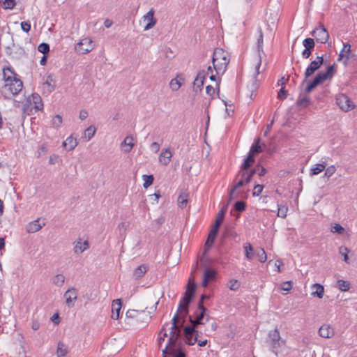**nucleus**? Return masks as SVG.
Returning <instances> with one entry per match:
<instances>
[{
  "label": "nucleus",
  "mask_w": 357,
  "mask_h": 357,
  "mask_svg": "<svg viewBox=\"0 0 357 357\" xmlns=\"http://www.w3.org/2000/svg\"><path fill=\"white\" fill-rule=\"evenodd\" d=\"M195 284H191V279L189 282L184 296L181 300L176 314L172 318L171 331L168 342L162 349L163 357H185V354L180 348V343L178 342L181 335V328L185 323V318L188 314V306L194 296Z\"/></svg>",
  "instance_id": "obj_1"
},
{
  "label": "nucleus",
  "mask_w": 357,
  "mask_h": 357,
  "mask_svg": "<svg viewBox=\"0 0 357 357\" xmlns=\"http://www.w3.org/2000/svg\"><path fill=\"white\" fill-rule=\"evenodd\" d=\"M3 80L4 84L1 92L6 98H10L17 95L23 88L22 81L17 74L9 67L3 69Z\"/></svg>",
  "instance_id": "obj_2"
},
{
  "label": "nucleus",
  "mask_w": 357,
  "mask_h": 357,
  "mask_svg": "<svg viewBox=\"0 0 357 357\" xmlns=\"http://www.w3.org/2000/svg\"><path fill=\"white\" fill-rule=\"evenodd\" d=\"M229 54L222 48H216L213 54L212 63L217 75H222L229 63Z\"/></svg>",
  "instance_id": "obj_3"
},
{
  "label": "nucleus",
  "mask_w": 357,
  "mask_h": 357,
  "mask_svg": "<svg viewBox=\"0 0 357 357\" xmlns=\"http://www.w3.org/2000/svg\"><path fill=\"white\" fill-rule=\"evenodd\" d=\"M151 319L149 313L144 310H128L126 313L125 323L130 326H142L147 324Z\"/></svg>",
  "instance_id": "obj_4"
},
{
  "label": "nucleus",
  "mask_w": 357,
  "mask_h": 357,
  "mask_svg": "<svg viewBox=\"0 0 357 357\" xmlns=\"http://www.w3.org/2000/svg\"><path fill=\"white\" fill-rule=\"evenodd\" d=\"M334 70V66H330L328 67L326 72H319L315 76L313 81L307 86L305 91L307 93H310L319 84L323 83L326 80L331 79L333 76Z\"/></svg>",
  "instance_id": "obj_5"
},
{
  "label": "nucleus",
  "mask_w": 357,
  "mask_h": 357,
  "mask_svg": "<svg viewBox=\"0 0 357 357\" xmlns=\"http://www.w3.org/2000/svg\"><path fill=\"white\" fill-rule=\"evenodd\" d=\"M256 172L257 169H243L242 167H241L233 181V184H234L235 182H241L242 187L248 184Z\"/></svg>",
  "instance_id": "obj_6"
},
{
  "label": "nucleus",
  "mask_w": 357,
  "mask_h": 357,
  "mask_svg": "<svg viewBox=\"0 0 357 357\" xmlns=\"http://www.w3.org/2000/svg\"><path fill=\"white\" fill-rule=\"evenodd\" d=\"M336 103L344 112H347L355 108L353 101L345 94H340L336 98Z\"/></svg>",
  "instance_id": "obj_7"
},
{
  "label": "nucleus",
  "mask_w": 357,
  "mask_h": 357,
  "mask_svg": "<svg viewBox=\"0 0 357 357\" xmlns=\"http://www.w3.org/2000/svg\"><path fill=\"white\" fill-rule=\"evenodd\" d=\"M311 35L316 39L317 42L326 43L329 39V33L323 24H319L314 29Z\"/></svg>",
  "instance_id": "obj_8"
},
{
  "label": "nucleus",
  "mask_w": 357,
  "mask_h": 357,
  "mask_svg": "<svg viewBox=\"0 0 357 357\" xmlns=\"http://www.w3.org/2000/svg\"><path fill=\"white\" fill-rule=\"evenodd\" d=\"M241 188H242L241 182H235V183L233 184V186L229 192L228 202H230L233 199H236L239 198L244 199L247 197L245 190L241 189Z\"/></svg>",
  "instance_id": "obj_9"
},
{
  "label": "nucleus",
  "mask_w": 357,
  "mask_h": 357,
  "mask_svg": "<svg viewBox=\"0 0 357 357\" xmlns=\"http://www.w3.org/2000/svg\"><path fill=\"white\" fill-rule=\"evenodd\" d=\"M6 54L12 59L18 60L24 56V50L20 45L13 43L6 47Z\"/></svg>",
  "instance_id": "obj_10"
},
{
  "label": "nucleus",
  "mask_w": 357,
  "mask_h": 357,
  "mask_svg": "<svg viewBox=\"0 0 357 357\" xmlns=\"http://www.w3.org/2000/svg\"><path fill=\"white\" fill-rule=\"evenodd\" d=\"M268 337L270 340L269 344L272 347L273 351L277 354L278 348L284 344V342L281 340L278 330L275 328L271 331L268 333Z\"/></svg>",
  "instance_id": "obj_11"
},
{
  "label": "nucleus",
  "mask_w": 357,
  "mask_h": 357,
  "mask_svg": "<svg viewBox=\"0 0 357 357\" xmlns=\"http://www.w3.org/2000/svg\"><path fill=\"white\" fill-rule=\"evenodd\" d=\"M205 311L206 308L204 307L203 304H202V301H199L198 304V309L195 312L194 318H192V316L189 317L190 321L192 324L191 327H195V328H196L197 325L204 324L202 320L204 317Z\"/></svg>",
  "instance_id": "obj_12"
},
{
  "label": "nucleus",
  "mask_w": 357,
  "mask_h": 357,
  "mask_svg": "<svg viewBox=\"0 0 357 357\" xmlns=\"http://www.w3.org/2000/svg\"><path fill=\"white\" fill-rule=\"evenodd\" d=\"M94 48L93 40L90 38L82 39L75 46V50L79 54H86Z\"/></svg>",
  "instance_id": "obj_13"
},
{
  "label": "nucleus",
  "mask_w": 357,
  "mask_h": 357,
  "mask_svg": "<svg viewBox=\"0 0 357 357\" xmlns=\"http://www.w3.org/2000/svg\"><path fill=\"white\" fill-rule=\"evenodd\" d=\"M322 56H319L315 60L310 62L305 72V80L311 77L323 64Z\"/></svg>",
  "instance_id": "obj_14"
},
{
  "label": "nucleus",
  "mask_w": 357,
  "mask_h": 357,
  "mask_svg": "<svg viewBox=\"0 0 357 357\" xmlns=\"http://www.w3.org/2000/svg\"><path fill=\"white\" fill-rule=\"evenodd\" d=\"M185 343L189 345H194L197 342L198 331L195 327L186 326L184 328Z\"/></svg>",
  "instance_id": "obj_15"
},
{
  "label": "nucleus",
  "mask_w": 357,
  "mask_h": 357,
  "mask_svg": "<svg viewBox=\"0 0 357 357\" xmlns=\"http://www.w3.org/2000/svg\"><path fill=\"white\" fill-rule=\"evenodd\" d=\"M63 296L67 306L73 307L75 305V302L77 299L78 291L75 287H70L64 293Z\"/></svg>",
  "instance_id": "obj_16"
},
{
  "label": "nucleus",
  "mask_w": 357,
  "mask_h": 357,
  "mask_svg": "<svg viewBox=\"0 0 357 357\" xmlns=\"http://www.w3.org/2000/svg\"><path fill=\"white\" fill-rule=\"evenodd\" d=\"M142 19L144 22H146V24L144 27V31H148L152 29L157 22V20L154 17V10L151 8L150 10L146 13Z\"/></svg>",
  "instance_id": "obj_17"
},
{
  "label": "nucleus",
  "mask_w": 357,
  "mask_h": 357,
  "mask_svg": "<svg viewBox=\"0 0 357 357\" xmlns=\"http://www.w3.org/2000/svg\"><path fill=\"white\" fill-rule=\"evenodd\" d=\"M89 248V243L87 240L82 241L81 238H78L73 243V251L75 255H80Z\"/></svg>",
  "instance_id": "obj_18"
},
{
  "label": "nucleus",
  "mask_w": 357,
  "mask_h": 357,
  "mask_svg": "<svg viewBox=\"0 0 357 357\" xmlns=\"http://www.w3.org/2000/svg\"><path fill=\"white\" fill-rule=\"evenodd\" d=\"M45 225V222H40V218H38L35 220H33L29 222L26 227L25 229L27 233H36L40 231L44 226Z\"/></svg>",
  "instance_id": "obj_19"
},
{
  "label": "nucleus",
  "mask_w": 357,
  "mask_h": 357,
  "mask_svg": "<svg viewBox=\"0 0 357 357\" xmlns=\"http://www.w3.org/2000/svg\"><path fill=\"white\" fill-rule=\"evenodd\" d=\"M217 272L211 268H206L203 274L202 286L206 287L208 283L215 280Z\"/></svg>",
  "instance_id": "obj_20"
},
{
  "label": "nucleus",
  "mask_w": 357,
  "mask_h": 357,
  "mask_svg": "<svg viewBox=\"0 0 357 357\" xmlns=\"http://www.w3.org/2000/svg\"><path fill=\"white\" fill-rule=\"evenodd\" d=\"M205 77L206 72L204 70H202L198 73L193 82V89L196 92L202 90Z\"/></svg>",
  "instance_id": "obj_21"
},
{
  "label": "nucleus",
  "mask_w": 357,
  "mask_h": 357,
  "mask_svg": "<svg viewBox=\"0 0 357 357\" xmlns=\"http://www.w3.org/2000/svg\"><path fill=\"white\" fill-rule=\"evenodd\" d=\"M259 36L257 39L259 56H258L256 63H255V75H257L259 74V68L261 67V58H260V51H262L263 33L261 29H259Z\"/></svg>",
  "instance_id": "obj_22"
},
{
  "label": "nucleus",
  "mask_w": 357,
  "mask_h": 357,
  "mask_svg": "<svg viewBox=\"0 0 357 357\" xmlns=\"http://www.w3.org/2000/svg\"><path fill=\"white\" fill-rule=\"evenodd\" d=\"M172 153L170 149H164L158 157V161L160 164L167 166L171 162Z\"/></svg>",
  "instance_id": "obj_23"
},
{
  "label": "nucleus",
  "mask_w": 357,
  "mask_h": 357,
  "mask_svg": "<svg viewBox=\"0 0 357 357\" xmlns=\"http://www.w3.org/2000/svg\"><path fill=\"white\" fill-rule=\"evenodd\" d=\"M56 86V82L54 79L53 77L51 75H49L46 79L45 82L43 83V90L44 92L49 94L52 93Z\"/></svg>",
  "instance_id": "obj_24"
},
{
  "label": "nucleus",
  "mask_w": 357,
  "mask_h": 357,
  "mask_svg": "<svg viewBox=\"0 0 357 357\" xmlns=\"http://www.w3.org/2000/svg\"><path fill=\"white\" fill-rule=\"evenodd\" d=\"M135 146V140L132 136L129 135L126 137L124 140L121 144V147L124 153H129Z\"/></svg>",
  "instance_id": "obj_25"
},
{
  "label": "nucleus",
  "mask_w": 357,
  "mask_h": 357,
  "mask_svg": "<svg viewBox=\"0 0 357 357\" xmlns=\"http://www.w3.org/2000/svg\"><path fill=\"white\" fill-rule=\"evenodd\" d=\"M334 329L330 325L324 324L319 329V334L321 337L331 338L334 335Z\"/></svg>",
  "instance_id": "obj_26"
},
{
  "label": "nucleus",
  "mask_w": 357,
  "mask_h": 357,
  "mask_svg": "<svg viewBox=\"0 0 357 357\" xmlns=\"http://www.w3.org/2000/svg\"><path fill=\"white\" fill-rule=\"evenodd\" d=\"M122 307L121 299H116L113 301L112 304V314L111 318L113 319H118L119 317V313Z\"/></svg>",
  "instance_id": "obj_27"
},
{
  "label": "nucleus",
  "mask_w": 357,
  "mask_h": 357,
  "mask_svg": "<svg viewBox=\"0 0 357 357\" xmlns=\"http://www.w3.org/2000/svg\"><path fill=\"white\" fill-rule=\"evenodd\" d=\"M184 78L181 75H177L175 78L171 79L169 87L172 91H177L184 84Z\"/></svg>",
  "instance_id": "obj_28"
},
{
  "label": "nucleus",
  "mask_w": 357,
  "mask_h": 357,
  "mask_svg": "<svg viewBox=\"0 0 357 357\" xmlns=\"http://www.w3.org/2000/svg\"><path fill=\"white\" fill-rule=\"evenodd\" d=\"M29 101L31 105H33L34 108L38 110L42 109L43 107L42 99L38 94L33 93L29 98Z\"/></svg>",
  "instance_id": "obj_29"
},
{
  "label": "nucleus",
  "mask_w": 357,
  "mask_h": 357,
  "mask_svg": "<svg viewBox=\"0 0 357 357\" xmlns=\"http://www.w3.org/2000/svg\"><path fill=\"white\" fill-rule=\"evenodd\" d=\"M78 144L76 138H74L72 135L69 136L63 142V146L68 151H73Z\"/></svg>",
  "instance_id": "obj_30"
},
{
  "label": "nucleus",
  "mask_w": 357,
  "mask_h": 357,
  "mask_svg": "<svg viewBox=\"0 0 357 357\" xmlns=\"http://www.w3.org/2000/svg\"><path fill=\"white\" fill-rule=\"evenodd\" d=\"M312 289H314L315 291L311 293V295L314 297H318L319 298H322L324 294V287L319 284L315 283L312 285Z\"/></svg>",
  "instance_id": "obj_31"
},
{
  "label": "nucleus",
  "mask_w": 357,
  "mask_h": 357,
  "mask_svg": "<svg viewBox=\"0 0 357 357\" xmlns=\"http://www.w3.org/2000/svg\"><path fill=\"white\" fill-rule=\"evenodd\" d=\"M68 353V347L63 342H59L57 345L56 349V356L57 357H64Z\"/></svg>",
  "instance_id": "obj_32"
},
{
  "label": "nucleus",
  "mask_w": 357,
  "mask_h": 357,
  "mask_svg": "<svg viewBox=\"0 0 357 357\" xmlns=\"http://www.w3.org/2000/svg\"><path fill=\"white\" fill-rule=\"evenodd\" d=\"M254 162L255 155L249 152L248 156L244 159V161L241 167H242L243 169H250V167L254 164Z\"/></svg>",
  "instance_id": "obj_33"
},
{
  "label": "nucleus",
  "mask_w": 357,
  "mask_h": 357,
  "mask_svg": "<svg viewBox=\"0 0 357 357\" xmlns=\"http://www.w3.org/2000/svg\"><path fill=\"white\" fill-rule=\"evenodd\" d=\"M188 200V193L186 192H181L178 197L177 202L180 208H183L187 206Z\"/></svg>",
  "instance_id": "obj_34"
},
{
  "label": "nucleus",
  "mask_w": 357,
  "mask_h": 357,
  "mask_svg": "<svg viewBox=\"0 0 357 357\" xmlns=\"http://www.w3.org/2000/svg\"><path fill=\"white\" fill-rule=\"evenodd\" d=\"M326 169L325 164H316L310 169V176H315L322 172Z\"/></svg>",
  "instance_id": "obj_35"
},
{
  "label": "nucleus",
  "mask_w": 357,
  "mask_h": 357,
  "mask_svg": "<svg viewBox=\"0 0 357 357\" xmlns=\"http://www.w3.org/2000/svg\"><path fill=\"white\" fill-rule=\"evenodd\" d=\"M96 132V128L94 126H90L84 132V137L86 139V141H89L94 135Z\"/></svg>",
  "instance_id": "obj_36"
},
{
  "label": "nucleus",
  "mask_w": 357,
  "mask_h": 357,
  "mask_svg": "<svg viewBox=\"0 0 357 357\" xmlns=\"http://www.w3.org/2000/svg\"><path fill=\"white\" fill-rule=\"evenodd\" d=\"M146 271H147V267L145 265L142 264V265L139 266L137 268L135 269V271L133 272V275L136 278H140L145 274V273Z\"/></svg>",
  "instance_id": "obj_37"
},
{
  "label": "nucleus",
  "mask_w": 357,
  "mask_h": 357,
  "mask_svg": "<svg viewBox=\"0 0 357 357\" xmlns=\"http://www.w3.org/2000/svg\"><path fill=\"white\" fill-rule=\"evenodd\" d=\"M226 211H227V206L222 208L218 213L217 215V217H216V220H215V227H219L220 224L222 223V220H223V218H224V216H225V214L226 213Z\"/></svg>",
  "instance_id": "obj_38"
},
{
  "label": "nucleus",
  "mask_w": 357,
  "mask_h": 357,
  "mask_svg": "<svg viewBox=\"0 0 357 357\" xmlns=\"http://www.w3.org/2000/svg\"><path fill=\"white\" fill-rule=\"evenodd\" d=\"M337 286L338 289L342 291H347L350 289L349 282L343 280H338L337 281Z\"/></svg>",
  "instance_id": "obj_39"
},
{
  "label": "nucleus",
  "mask_w": 357,
  "mask_h": 357,
  "mask_svg": "<svg viewBox=\"0 0 357 357\" xmlns=\"http://www.w3.org/2000/svg\"><path fill=\"white\" fill-rule=\"evenodd\" d=\"M244 250L245 252V257L251 260L253 259L254 253H253V248L250 243H246L244 245Z\"/></svg>",
  "instance_id": "obj_40"
},
{
  "label": "nucleus",
  "mask_w": 357,
  "mask_h": 357,
  "mask_svg": "<svg viewBox=\"0 0 357 357\" xmlns=\"http://www.w3.org/2000/svg\"><path fill=\"white\" fill-rule=\"evenodd\" d=\"M350 252L349 249L346 246L342 245L339 248V254L343 257L344 261L349 264V257L348 253Z\"/></svg>",
  "instance_id": "obj_41"
},
{
  "label": "nucleus",
  "mask_w": 357,
  "mask_h": 357,
  "mask_svg": "<svg viewBox=\"0 0 357 357\" xmlns=\"http://www.w3.org/2000/svg\"><path fill=\"white\" fill-rule=\"evenodd\" d=\"M66 278L63 274H57L53 278V283L57 287H61L65 282Z\"/></svg>",
  "instance_id": "obj_42"
},
{
  "label": "nucleus",
  "mask_w": 357,
  "mask_h": 357,
  "mask_svg": "<svg viewBox=\"0 0 357 357\" xmlns=\"http://www.w3.org/2000/svg\"><path fill=\"white\" fill-rule=\"evenodd\" d=\"M314 39L311 38H305L303 41V45L305 47V49H307V50H312L314 47Z\"/></svg>",
  "instance_id": "obj_43"
},
{
  "label": "nucleus",
  "mask_w": 357,
  "mask_h": 357,
  "mask_svg": "<svg viewBox=\"0 0 357 357\" xmlns=\"http://www.w3.org/2000/svg\"><path fill=\"white\" fill-rule=\"evenodd\" d=\"M142 178L144 181L143 186L144 188H147L148 187L151 185L153 182V179H154L153 175H146V174L142 176Z\"/></svg>",
  "instance_id": "obj_44"
},
{
  "label": "nucleus",
  "mask_w": 357,
  "mask_h": 357,
  "mask_svg": "<svg viewBox=\"0 0 357 357\" xmlns=\"http://www.w3.org/2000/svg\"><path fill=\"white\" fill-rule=\"evenodd\" d=\"M278 213L277 215L280 218H284L287 216V213L288 211V207L284 205H278Z\"/></svg>",
  "instance_id": "obj_45"
},
{
  "label": "nucleus",
  "mask_w": 357,
  "mask_h": 357,
  "mask_svg": "<svg viewBox=\"0 0 357 357\" xmlns=\"http://www.w3.org/2000/svg\"><path fill=\"white\" fill-rule=\"evenodd\" d=\"M263 149L261 145L259 144V139H258L257 143L251 146L249 152L255 155L256 154L261 153Z\"/></svg>",
  "instance_id": "obj_46"
},
{
  "label": "nucleus",
  "mask_w": 357,
  "mask_h": 357,
  "mask_svg": "<svg viewBox=\"0 0 357 357\" xmlns=\"http://www.w3.org/2000/svg\"><path fill=\"white\" fill-rule=\"evenodd\" d=\"M256 255L259 258V261L261 263H264L267 259V256L264 250L260 248L259 250L256 251Z\"/></svg>",
  "instance_id": "obj_47"
},
{
  "label": "nucleus",
  "mask_w": 357,
  "mask_h": 357,
  "mask_svg": "<svg viewBox=\"0 0 357 357\" xmlns=\"http://www.w3.org/2000/svg\"><path fill=\"white\" fill-rule=\"evenodd\" d=\"M234 209L238 212H243L245 210L246 204L243 201H238L235 203Z\"/></svg>",
  "instance_id": "obj_48"
},
{
  "label": "nucleus",
  "mask_w": 357,
  "mask_h": 357,
  "mask_svg": "<svg viewBox=\"0 0 357 357\" xmlns=\"http://www.w3.org/2000/svg\"><path fill=\"white\" fill-rule=\"evenodd\" d=\"M62 121L63 120L61 116L57 114L53 117L52 123L54 127L59 128L61 126Z\"/></svg>",
  "instance_id": "obj_49"
},
{
  "label": "nucleus",
  "mask_w": 357,
  "mask_h": 357,
  "mask_svg": "<svg viewBox=\"0 0 357 357\" xmlns=\"http://www.w3.org/2000/svg\"><path fill=\"white\" fill-rule=\"evenodd\" d=\"M167 336V332L165 328H162L158 334V344L160 347H162V342L165 340V338Z\"/></svg>",
  "instance_id": "obj_50"
},
{
  "label": "nucleus",
  "mask_w": 357,
  "mask_h": 357,
  "mask_svg": "<svg viewBox=\"0 0 357 357\" xmlns=\"http://www.w3.org/2000/svg\"><path fill=\"white\" fill-rule=\"evenodd\" d=\"M335 171H336V167H335V165H331L326 168L325 173H324V176H326L327 178H330L331 176H332L334 174Z\"/></svg>",
  "instance_id": "obj_51"
},
{
  "label": "nucleus",
  "mask_w": 357,
  "mask_h": 357,
  "mask_svg": "<svg viewBox=\"0 0 357 357\" xmlns=\"http://www.w3.org/2000/svg\"><path fill=\"white\" fill-rule=\"evenodd\" d=\"M229 288L232 291L237 290L240 287V283L237 280H231L228 284Z\"/></svg>",
  "instance_id": "obj_52"
},
{
  "label": "nucleus",
  "mask_w": 357,
  "mask_h": 357,
  "mask_svg": "<svg viewBox=\"0 0 357 357\" xmlns=\"http://www.w3.org/2000/svg\"><path fill=\"white\" fill-rule=\"evenodd\" d=\"M331 231L333 233L342 234L344 233V229L340 224H335V225L331 227Z\"/></svg>",
  "instance_id": "obj_53"
},
{
  "label": "nucleus",
  "mask_w": 357,
  "mask_h": 357,
  "mask_svg": "<svg viewBox=\"0 0 357 357\" xmlns=\"http://www.w3.org/2000/svg\"><path fill=\"white\" fill-rule=\"evenodd\" d=\"M3 4L5 9H13L16 3L15 0H3Z\"/></svg>",
  "instance_id": "obj_54"
},
{
  "label": "nucleus",
  "mask_w": 357,
  "mask_h": 357,
  "mask_svg": "<svg viewBox=\"0 0 357 357\" xmlns=\"http://www.w3.org/2000/svg\"><path fill=\"white\" fill-rule=\"evenodd\" d=\"M38 50L44 54H47L50 51V46L47 43H41L38 45Z\"/></svg>",
  "instance_id": "obj_55"
},
{
  "label": "nucleus",
  "mask_w": 357,
  "mask_h": 357,
  "mask_svg": "<svg viewBox=\"0 0 357 357\" xmlns=\"http://www.w3.org/2000/svg\"><path fill=\"white\" fill-rule=\"evenodd\" d=\"M264 189V186L262 185H256L254 187L253 191H252V195L253 196H259L260 193L262 192Z\"/></svg>",
  "instance_id": "obj_56"
},
{
  "label": "nucleus",
  "mask_w": 357,
  "mask_h": 357,
  "mask_svg": "<svg viewBox=\"0 0 357 357\" xmlns=\"http://www.w3.org/2000/svg\"><path fill=\"white\" fill-rule=\"evenodd\" d=\"M292 288V282L287 281L281 284V289L284 291H289Z\"/></svg>",
  "instance_id": "obj_57"
},
{
  "label": "nucleus",
  "mask_w": 357,
  "mask_h": 357,
  "mask_svg": "<svg viewBox=\"0 0 357 357\" xmlns=\"http://www.w3.org/2000/svg\"><path fill=\"white\" fill-rule=\"evenodd\" d=\"M342 50H344L345 52V59H346L345 63H346L347 61V60L349 59V55L351 52V45L349 43L344 44Z\"/></svg>",
  "instance_id": "obj_58"
},
{
  "label": "nucleus",
  "mask_w": 357,
  "mask_h": 357,
  "mask_svg": "<svg viewBox=\"0 0 357 357\" xmlns=\"http://www.w3.org/2000/svg\"><path fill=\"white\" fill-rule=\"evenodd\" d=\"M21 28L22 29L26 32L28 33L31 29V24L29 22H21Z\"/></svg>",
  "instance_id": "obj_59"
},
{
  "label": "nucleus",
  "mask_w": 357,
  "mask_h": 357,
  "mask_svg": "<svg viewBox=\"0 0 357 357\" xmlns=\"http://www.w3.org/2000/svg\"><path fill=\"white\" fill-rule=\"evenodd\" d=\"M206 92L209 96H211L213 98L215 94V89L212 86L208 85L206 88Z\"/></svg>",
  "instance_id": "obj_60"
},
{
  "label": "nucleus",
  "mask_w": 357,
  "mask_h": 357,
  "mask_svg": "<svg viewBox=\"0 0 357 357\" xmlns=\"http://www.w3.org/2000/svg\"><path fill=\"white\" fill-rule=\"evenodd\" d=\"M287 91L283 87H282L278 92V98L280 100H284L287 98Z\"/></svg>",
  "instance_id": "obj_61"
},
{
  "label": "nucleus",
  "mask_w": 357,
  "mask_h": 357,
  "mask_svg": "<svg viewBox=\"0 0 357 357\" xmlns=\"http://www.w3.org/2000/svg\"><path fill=\"white\" fill-rule=\"evenodd\" d=\"M160 146L158 142H153L150 145V149L151 151H153L155 153H157L160 150Z\"/></svg>",
  "instance_id": "obj_62"
},
{
  "label": "nucleus",
  "mask_w": 357,
  "mask_h": 357,
  "mask_svg": "<svg viewBox=\"0 0 357 357\" xmlns=\"http://www.w3.org/2000/svg\"><path fill=\"white\" fill-rule=\"evenodd\" d=\"M310 102V98L308 97H304L298 101V104L304 107H307Z\"/></svg>",
  "instance_id": "obj_63"
},
{
  "label": "nucleus",
  "mask_w": 357,
  "mask_h": 357,
  "mask_svg": "<svg viewBox=\"0 0 357 357\" xmlns=\"http://www.w3.org/2000/svg\"><path fill=\"white\" fill-rule=\"evenodd\" d=\"M255 169H257V172L255 173H257L260 176H262L265 175L266 173V169L261 166H257Z\"/></svg>",
  "instance_id": "obj_64"
}]
</instances>
